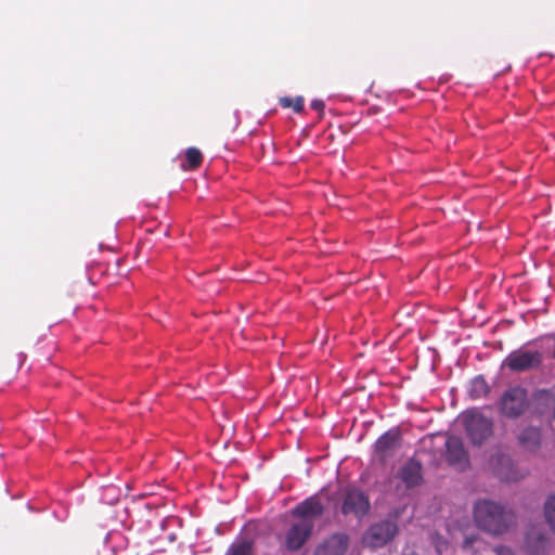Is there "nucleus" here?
<instances>
[{
	"label": "nucleus",
	"mask_w": 555,
	"mask_h": 555,
	"mask_svg": "<svg viewBox=\"0 0 555 555\" xmlns=\"http://www.w3.org/2000/svg\"><path fill=\"white\" fill-rule=\"evenodd\" d=\"M495 555H515V552L505 545H499L494 548Z\"/></svg>",
	"instance_id": "21"
},
{
	"label": "nucleus",
	"mask_w": 555,
	"mask_h": 555,
	"mask_svg": "<svg viewBox=\"0 0 555 555\" xmlns=\"http://www.w3.org/2000/svg\"><path fill=\"white\" fill-rule=\"evenodd\" d=\"M349 538L345 533H335L319 544L313 555H345Z\"/></svg>",
	"instance_id": "12"
},
{
	"label": "nucleus",
	"mask_w": 555,
	"mask_h": 555,
	"mask_svg": "<svg viewBox=\"0 0 555 555\" xmlns=\"http://www.w3.org/2000/svg\"><path fill=\"white\" fill-rule=\"evenodd\" d=\"M489 469L502 481H517L524 478L521 473L513 463L511 456L501 450L491 454L488 461Z\"/></svg>",
	"instance_id": "5"
},
{
	"label": "nucleus",
	"mask_w": 555,
	"mask_h": 555,
	"mask_svg": "<svg viewBox=\"0 0 555 555\" xmlns=\"http://www.w3.org/2000/svg\"><path fill=\"white\" fill-rule=\"evenodd\" d=\"M185 163L181 164L184 170H196L202 166L203 153L195 146L188 147L184 152Z\"/></svg>",
	"instance_id": "16"
},
{
	"label": "nucleus",
	"mask_w": 555,
	"mask_h": 555,
	"mask_svg": "<svg viewBox=\"0 0 555 555\" xmlns=\"http://www.w3.org/2000/svg\"><path fill=\"white\" fill-rule=\"evenodd\" d=\"M397 533L398 525L395 520H379L366 529L362 537V543L370 548H379L389 543Z\"/></svg>",
	"instance_id": "3"
},
{
	"label": "nucleus",
	"mask_w": 555,
	"mask_h": 555,
	"mask_svg": "<svg viewBox=\"0 0 555 555\" xmlns=\"http://www.w3.org/2000/svg\"><path fill=\"white\" fill-rule=\"evenodd\" d=\"M279 103L283 108H292L295 113H300L304 109L305 99L301 95L296 98L282 96Z\"/></svg>",
	"instance_id": "18"
},
{
	"label": "nucleus",
	"mask_w": 555,
	"mask_h": 555,
	"mask_svg": "<svg viewBox=\"0 0 555 555\" xmlns=\"http://www.w3.org/2000/svg\"><path fill=\"white\" fill-rule=\"evenodd\" d=\"M490 391L487 380L482 376H477L472 380L469 393L474 399L486 397Z\"/></svg>",
	"instance_id": "17"
},
{
	"label": "nucleus",
	"mask_w": 555,
	"mask_h": 555,
	"mask_svg": "<svg viewBox=\"0 0 555 555\" xmlns=\"http://www.w3.org/2000/svg\"><path fill=\"white\" fill-rule=\"evenodd\" d=\"M325 511L323 503L317 496H310L296 505L292 515L299 520H308L314 524L318 517H321Z\"/></svg>",
	"instance_id": "11"
},
{
	"label": "nucleus",
	"mask_w": 555,
	"mask_h": 555,
	"mask_svg": "<svg viewBox=\"0 0 555 555\" xmlns=\"http://www.w3.org/2000/svg\"><path fill=\"white\" fill-rule=\"evenodd\" d=\"M398 476L408 488H413L422 481L421 465L409 462L400 468Z\"/></svg>",
	"instance_id": "14"
},
{
	"label": "nucleus",
	"mask_w": 555,
	"mask_h": 555,
	"mask_svg": "<svg viewBox=\"0 0 555 555\" xmlns=\"http://www.w3.org/2000/svg\"><path fill=\"white\" fill-rule=\"evenodd\" d=\"M369 498L357 488H347L340 506L344 516H353L357 519L363 518L370 511Z\"/></svg>",
	"instance_id": "6"
},
{
	"label": "nucleus",
	"mask_w": 555,
	"mask_h": 555,
	"mask_svg": "<svg viewBox=\"0 0 555 555\" xmlns=\"http://www.w3.org/2000/svg\"><path fill=\"white\" fill-rule=\"evenodd\" d=\"M544 515L551 529L555 532V494L547 498L544 504Z\"/></svg>",
	"instance_id": "20"
},
{
	"label": "nucleus",
	"mask_w": 555,
	"mask_h": 555,
	"mask_svg": "<svg viewBox=\"0 0 555 555\" xmlns=\"http://www.w3.org/2000/svg\"><path fill=\"white\" fill-rule=\"evenodd\" d=\"M402 555H418V554L416 552H414L413 550L406 547L403 550Z\"/></svg>",
	"instance_id": "24"
},
{
	"label": "nucleus",
	"mask_w": 555,
	"mask_h": 555,
	"mask_svg": "<svg viewBox=\"0 0 555 555\" xmlns=\"http://www.w3.org/2000/svg\"><path fill=\"white\" fill-rule=\"evenodd\" d=\"M313 522L308 520H295L285 532V547L289 552L299 551L311 537Z\"/></svg>",
	"instance_id": "8"
},
{
	"label": "nucleus",
	"mask_w": 555,
	"mask_h": 555,
	"mask_svg": "<svg viewBox=\"0 0 555 555\" xmlns=\"http://www.w3.org/2000/svg\"><path fill=\"white\" fill-rule=\"evenodd\" d=\"M402 437L398 429H390L383 434L375 442L374 449L376 455L385 461L395 455L401 447Z\"/></svg>",
	"instance_id": "10"
},
{
	"label": "nucleus",
	"mask_w": 555,
	"mask_h": 555,
	"mask_svg": "<svg viewBox=\"0 0 555 555\" xmlns=\"http://www.w3.org/2000/svg\"><path fill=\"white\" fill-rule=\"evenodd\" d=\"M325 107V103L322 100L315 99L311 102V108L317 112H322Z\"/></svg>",
	"instance_id": "22"
},
{
	"label": "nucleus",
	"mask_w": 555,
	"mask_h": 555,
	"mask_svg": "<svg viewBox=\"0 0 555 555\" xmlns=\"http://www.w3.org/2000/svg\"><path fill=\"white\" fill-rule=\"evenodd\" d=\"M525 545L529 555H546L550 542L541 528L531 527L526 533Z\"/></svg>",
	"instance_id": "13"
},
{
	"label": "nucleus",
	"mask_w": 555,
	"mask_h": 555,
	"mask_svg": "<svg viewBox=\"0 0 555 555\" xmlns=\"http://www.w3.org/2000/svg\"><path fill=\"white\" fill-rule=\"evenodd\" d=\"M462 422L466 435L474 446H481L493 435V421L477 410L464 412Z\"/></svg>",
	"instance_id": "2"
},
{
	"label": "nucleus",
	"mask_w": 555,
	"mask_h": 555,
	"mask_svg": "<svg viewBox=\"0 0 555 555\" xmlns=\"http://www.w3.org/2000/svg\"><path fill=\"white\" fill-rule=\"evenodd\" d=\"M446 461L449 465L464 470L469 466L468 452L464 447L463 440L457 436H449L444 443Z\"/></svg>",
	"instance_id": "9"
},
{
	"label": "nucleus",
	"mask_w": 555,
	"mask_h": 555,
	"mask_svg": "<svg viewBox=\"0 0 555 555\" xmlns=\"http://www.w3.org/2000/svg\"><path fill=\"white\" fill-rule=\"evenodd\" d=\"M261 149L263 150V152L266 153L267 151H271V152H274L275 151V142L274 141H269V144L268 146H264L263 144H261Z\"/></svg>",
	"instance_id": "23"
},
{
	"label": "nucleus",
	"mask_w": 555,
	"mask_h": 555,
	"mask_svg": "<svg viewBox=\"0 0 555 555\" xmlns=\"http://www.w3.org/2000/svg\"><path fill=\"white\" fill-rule=\"evenodd\" d=\"M519 443L528 449L535 450L541 442V433L537 427H527L518 436Z\"/></svg>",
	"instance_id": "15"
},
{
	"label": "nucleus",
	"mask_w": 555,
	"mask_h": 555,
	"mask_svg": "<svg viewBox=\"0 0 555 555\" xmlns=\"http://www.w3.org/2000/svg\"><path fill=\"white\" fill-rule=\"evenodd\" d=\"M227 555H253V543L250 541L233 543L228 550Z\"/></svg>",
	"instance_id": "19"
},
{
	"label": "nucleus",
	"mask_w": 555,
	"mask_h": 555,
	"mask_svg": "<svg viewBox=\"0 0 555 555\" xmlns=\"http://www.w3.org/2000/svg\"><path fill=\"white\" fill-rule=\"evenodd\" d=\"M473 516L477 528L492 537L503 535L516 525L512 508L488 499L475 502Z\"/></svg>",
	"instance_id": "1"
},
{
	"label": "nucleus",
	"mask_w": 555,
	"mask_h": 555,
	"mask_svg": "<svg viewBox=\"0 0 555 555\" xmlns=\"http://www.w3.org/2000/svg\"><path fill=\"white\" fill-rule=\"evenodd\" d=\"M542 362V352L521 348L511 352L504 360V365L512 372H524L538 369Z\"/></svg>",
	"instance_id": "7"
},
{
	"label": "nucleus",
	"mask_w": 555,
	"mask_h": 555,
	"mask_svg": "<svg viewBox=\"0 0 555 555\" xmlns=\"http://www.w3.org/2000/svg\"><path fill=\"white\" fill-rule=\"evenodd\" d=\"M528 405L527 391L519 386L505 390L500 400V411L508 418L519 417Z\"/></svg>",
	"instance_id": "4"
}]
</instances>
